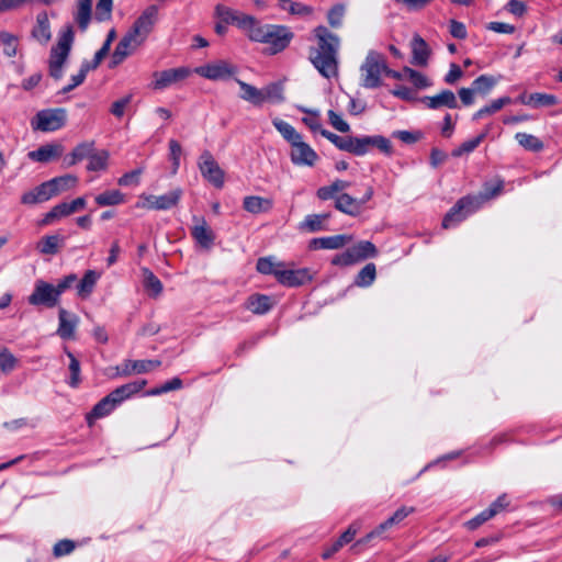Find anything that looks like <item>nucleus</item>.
I'll use <instances>...</instances> for the list:
<instances>
[{
  "label": "nucleus",
  "instance_id": "1",
  "mask_svg": "<svg viewBox=\"0 0 562 562\" xmlns=\"http://www.w3.org/2000/svg\"><path fill=\"white\" fill-rule=\"evenodd\" d=\"M316 46L310 48V60L318 72L331 79L338 76V53L340 38L326 26L318 25L313 31Z\"/></svg>",
  "mask_w": 562,
  "mask_h": 562
},
{
  "label": "nucleus",
  "instance_id": "2",
  "mask_svg": "<svg viewBox=\"0 0 562 562\" xmlns=\"http://www.w3.org/2000/svg\"><path fill=\"white\" fill-rule=\"evenodd\" d=\"M293 36L285 25L260 24L257 21L248 37L250 41L267 44L270 54H278L289 46Z\"/></svg>",
  "mask_w": 562,
  "mask_h": 562
},
{
  "label": "nucleus",
  "instance_id": "3",
  "mask_svg": "<svg viewBox=\"0 0 562 562\" xmlns=\"http://www.w3.org/2000/svg\"><path fill=\"white\" fill-rule=\"evenodd\" d=\"M74 42V27L71 24H67L59 31L57 43L52 46L49 52L48 74L55 80H60L64 76V67L68 61Z\"/></svg>",
  "mask_w": 562,
  "mask_h": 562
},
{
  "label": "nucleus",
  "instance_id": "4",
  "mask_svg": "<svg viewBox=\"0 0 562 562\" xmlns=\"http://www.w3.org/2000/svg\"><path fill=\"white\" fill-rule=\"evenodd\" d=\"M387 70L384 56L375 50H370L360 67L361 86L367 89H375L382 85V74Z\"/></svg>",
  "mask_w": 562,
  "mask_h": 562
},
{
  "label": "nucleus",
  "instance_id": "5",
  "mask_svg": "<svg viewBox=\"0 0 562 562\" xmlns=\"http://www.w3.org/2000/svg\"><path fill=\"white\" fill-rule=\"evenodd\" d=\"M66 119L65 109L42 110L31 120V126L34 131L55 132L66 124Z\"/></svg>",
  "mask_w": 562,
  "mask_h": 562
},
{
  "label": "nucleus",
  "instance_id": "6",
  "mask_svg": "<svg viewBox=\"0 0 562 562\" xmlns=\"http://www.w3.org/2000/svg\"><path fill=\"white\" fill-rule=\"evenodd\" d=\"M481 206V201L475 196L461 198L446 214L442 220V227L449 228L457 223L463 221L469 214L473 213Z\"/></svg>",
  "mask_w": 562,
  "mask_h": 562
},
{
  "label": "nucleus",
  "instance_id": "7",
  "mask_svg": "<svg viewBox=\"0 0 562 562\" xmlns=\"http://www.w3.org/2000/svg\"><path fill=\"white\" fill-rule=\"evenodd\" d=\"M237 67L232 63L218 59L194 68L193 72L205 79L216 81L229 79L237 74Z\"/></svg>",
  "mask_w": 562,
  "mask_h": 562
},
{
  "label": "nucleus",
  "instance_id": "8",
  "mask_svg": "<svg viewBox=\"0 0 562 562\" xmlns=\"http://www.w3.org/2000/svg\"><path fill=\"white\" fill-rule=\"evenodd\" d=\"M216 16L224 23V24H234L240 30H243L247 36L250 34V30L255 26V23L257 22L256 18L252 15L245 14L240 11L231 9L228 7L218 4L215 9Z\"/></svg>",
  "mask_w": 562,
  "mask_h": 562
},
{
  "label": "nucleus",
  "instance_id": "9",
  "mask_svg": "<svg viewBox=\"0 0 562 562\" xmlns=\"http://www.w3.org/2000/svg\"><path fill=\"white\" fill-rule=\"evenodd\" d=\"M27 302L33 306H46L48 308L55 307L59 303L54 284H50L44 280H36L34 290L27 297Z\"/></svg>",
  "mask_w": 562,
  "mask_h": 562
},
{
  "label": "nucleus",
  "instance_id": "10",
  "mask_svg": "<svg viewBox=\"0 0 562 562\" xmlns=\"http://www.w3.org/2000/svg\"><path fill=\"white\" fill-rule=\"evenodd\" d=\"M373 194L372 187H368L360 199H355L348 193H341L336 196L335 207L345 214L357 216L360 214L362 206L372 199Z\"/></svg>",
  "mask_w": 562,
  "mask_h": 562
},
{
  "label": "nucleus",
  "instance_id": "11",
  "mask_svg": "<svg viewBox=\"0 0 562 562\" xmlns=\"http://www.w3.org/2000/svg\"><path fill=\"white\" fill-rule=\"evenodd\" d=\"M193 70L189 67L170 68L162 71H155L153 74L151 88L154 90H164L173 83L180 82L187 79Z\"/></svg>",
  "mask_w": 562,
  "mask_h": 562
},
{
  "label": "nucleus",
  "instance_id": "12",
  "mask_svg": "<svg viewBox=\"0 0 562 562\" xmlns=\"http://www.w3.org/2000/svg\"><path fill=\"white\" fill-rule=\"evenodd\" d=\"M199 168L202 176L215 188L221 189L224 186V171L210 151L205 150L201 154Z\"/></svg>",
  "mask_w": 562,
  "mask_h": 562
},
{
  "label": "nucleus",
  "instance_id": "13",
  "mask_svg": "<svg viewBox=\"0 0 562 562\" xmlns=\"http://www.w3.org/2000/svg\"><path fill=\"white\" fill-rule=\"evenodd\" d=\"M290 159L294 166L314 167L319 156L302 137L291 145Z\"/></svg>",
  "mask_w": 562,
  "mask_h": 562
},
{
  "label": "nucleus",
  "instance_id": "14",
  "mask_svg": "<svg viewBox=\"0 0 562 562\" xmlns=\"http://www.w3.org/2000/svg\"><path fill=\"white\" fill-rule=\"evenodd\" d=\"M144 42L134 33L128 31L117 43L111 59V67H115L133 54Z\"/></svg>",
  "mask_w": 562,
  "mask_h": 562
},
{
  "label": "nucleus",
  "instance_id": "15",
  "mask_svg": "<svg viewBox=\"0 0 562 562\" xmlns=\"http://www.w3.org/2000/svg\"><path fill=\"white\" fill-rule=\"evenodd\" d=\"M161 364L160 360H124L114 368L113 378L130 376L134 373H147Z\"/></svg>",
  "mask_w": 562,
  "mask_h": 562
},
{
  "label": "nucleus",
  "instance_id": "16",
  "mask_svg": "<svg viewBox=\"0 0 562 562\" xmlns=\"http://www.w3.org/2000/svg\"><path fill=\"white\" fill-rule=\"evenodd\" d=\"M312 279L313 273L307 268L285 269L283 266L281 271L277 272V281L285 286H301Z\"/></svg>",
  "mask_w": 562,
  "mask_h": 562
},
{
  "label": "nucleus",
  "instance_id": "17",
  "mask_svg": "<svg viewBox=\"0 0 562 562\" xmlns=\"http://www.w3.org/2000/svg\"><path fill=\"white\" fill-rule=\"evenodd\" d=\"M157 14L158 10L155 5L148 7L137 18L130 31L145 42L157 21Z\"/></svg>",
  "mask_w": 562,
  "mask_h": 562
},
{
  "label": "nucleus",
  "instance_id": "18",
  "mask_svg": "<svg viewBox=\"0 0 562 562\" xmlns=\"http://www.w3.org/2000/svg\"><path fill=\"white\" fill-rule=\"evenodd\" d=\"M31 37L43 46H46L52 40V27L46 11L37 13L35 24L31 30Z\"/></svg>",
  "mask_w": 562,
  "mask_h": 562
},
{
  "label": "nucleus",
  "instance_id": "19",
  "mask_svg": "<svg viewBox=\"0 0 562 562\" xmlns=\"http://www.w3.org/2000/svg\"><path fill=\"white\" fill-rule=\"evenodd\" d=\"M426 108L438 110L441 108L457 109L459 108L456 94L451 90H442L436 95L424 97L420 100Z\"/></svg>",
  "mask_w": 562,
  "mask_h": 562
},
{
  "label": "nucleus",
  "instance_id": "20",
  "mask_svg": "<svg viewBox=\"0 0 562 562\" xmlns=\"http://www.w3.org/2000/svg\"><path fill=\"white\" fill-rule=\"evenodd\" d=\"M147 384L146 380H138L134 382H130L126 384H123L116 389H114L111 393L108 394L112 403L115 404L117 407L121 405L124 401L131 398L133 395L140 392L145 385Z\"/></svg>",
  "mask_w": 562,
  "mask_h": 562
},
{
  "label": "nucleus",
  "instance_id": "21",
  "mask_svg": "<svg viewBox=\"0 0 562 562\" xmlns=\"http://www.w3.org/2000/svg\"><path fill=\"white\" fill-rule=\"evenodd\" d=\"M360 522L359 521H353L349 525V527L346 529V531H344L340 537L333 542L331 546H329L328 548H326L323 553H322V558L324 560H328L330 559L335 553H337L344 546L350 543L356 535L358 533V531L360 530Z\"/></svg>",
  "mask_w": 562,
  "mask_h": 562
},
{
  "label": "nucleus",
  "instance_id": "22",
  "mask_svg": "<svg viewBox=\"0 0 562 562\" xmlns=\"http://www.w3.org/2000/svg\"><path fill=\"white\" fill-rule=\"evenodd\" d=\"M78 183V178L74 175H64L60 177L53 178L44 182V188L48 199L58 195L61 192L68 191L75 188Z\"/></svg>",
  "mask_w": 562,
  "mask_h": 562
},
{
  "label": "nucleus",
  "instance_id": "23",
  "mask_svg": "<svg viewBox=\"0 0 562 562\" xmlns=\"http://www.w3.org/2000/svg\"><path fill=\"white\" fill-rule=\"evenodd\" d=\"M72 18L79 31L85 33L92 20V0H77Z\"/></svg>",
  "mask_w": 562,
  "mask_h": 562
},
{
  "label": "nucleus",
  "instance_id": "24",
  "mask_svg": "<svg viewBox=\"0 0 562 562\" xmlns=\"http://www.w3.org/2000/svg\"><path fill=\"white\" fill-rule=\"evenodd\" d=\"M191 235L196 244L204 249L212 248L215 240V234L204 218H200L198 224L191 228Z\"/></svg>",
  "mask_w": 562,
  "mask_h": 562
},
{
  "label": "nucleus",
  "instance_id": "25",
  "mask_svg": "<svg viewBox=\"0 0 562 562\" xmlns=\"http://www.w3.org/2000/svg\"><path fill=\"white\" fill-rule=\"evenodd\" d=\"M63 155V146L59 144H46L38 147L35 150H32L27 154V157L32 161L36 162H49L52 160L58 159Z\"/></svg>",
  "mask_w": 562,
  "mask_h": 562
},
{
  "label": "nucleus",
  "instance_id": "26",
  "mask_svg": "<svg viewBox=\"0 0 562 562\" xmlns=\"http://www.w3.org/2000/svg\"><path fill=\"white\" fill-rule=\"evenodd\" d=\"M58 321V336L63 339H74L75 330L79 322L78 317L75 314L67 312L65 308H59Z\"/></svg>",
  "mask_w": 562,
  "mask_h": 562
},
{
  "label": "nucleus",
  "instance_id": "27",
  "mask_svg": "<svg viewBox=\"0 0 562 562\" xmlns=\"http://www.w3.org/2000/svg\"><path fill=\"white\" fill-rule=\"evenodd\" d=\"M352 240L350 235H334L314 238L310 241L312 249H339Z\"/></svg>",
  "mask_w": 562,
  "mask_h": 562
},
{
  "label": "nucleus",
  "instance_id": "28",
  "mask_svg": "<svg viewBox=\"0 0 562 562\" xmlns=\"http://www.w3.org/2000/svg\"><path fill=\"white\" fill-rule=\"evenodd\" d=\"M273 206L271 199L262 198L259 195H248L243 201L245 211L251 214H260L269 212Z\"/></svg>",
  "mask_w": 562,
  "mask_h": 562
},
{
  "label": "nucleus",
  "instance_id": "29",
  "mask_svg": "<svg viewBox=\"0 0 562 562\" xmlns=\"http://www.w3.org/2000/svg\"><path fill=\"white\" fill-rule=\"evenodd\" d=\"M348 249L352 255L355 263L368 258H374L378 255L376 247L369 240L359 241L358 244L353 245L352 247H349Z\"/></svg>",
  "mask_w": 562,
  "mask_h": 562
},
{
  "label": "nucleus",
  "instance_id": "30",
  "mask_svg": "<svg viewBox=\"0 0 562 562\" xmlns=\"http://www.w3.org/2000/svg\"><path fill=\"white\" fill-rule=\"evenodd\" d=\"M65 244V237L60 235H48L42 237L37 249L43 255H56Z\"/></svg>",
  "mask_w": 562,
  "mask_h": 562
},
{
  "label": "nucleus",
  "instance_id": "31",
  "mask_svg": "<svg viewBox=\"0 0 562 562\" xmlns=\"http://www.w3.org/2000/svg\"><path fill=\"white\" fill-rule=\"evenodd\" d=\"M330 217L329 213L323 214H310L307 215L302 223H300L299 228L301 231H306L310 233H315L319 231H325L326 221Z\"/></svg>",
  "mask_w": 562,
  "mask_h": 562
},
{
  "label": "nucleus",
  "instance_id": "32",
  "mask_svg": "<svg viewBox=\"0 0 562 562\" xmlns=\"http://www.w3.org/2000/svg\"><path fill=\"white\" fill-rule=\"evenodd\" d=\"M99 279V272H97L95 270H87L82 279L77 284L78 295L82 299L88 297L92 293Z\"/></svg>",
  "mask_w": 562,
  "mask_h": 562
},
{
  "label": "nucleus",
  "instance_id": "33",
  "mask_svg": "<svg viewBox=\"0 0 562 562\" xmlns=\"http://www.w3.org/2000/svg\"><path fill=\"white\" fill-rule=\"evenodd\" d=\"M412 52L414 63L419 66H425L428 61L430 50L427 43L419 35H415L412 41Z\"/></svg>",
  "mask_w": 562,
  "mask_h": 562
},
{
  "label": "nucleus",
  "instance_id": "34",
  "mask_svg": "<svg viewBox=\"0 0 562 562\" xmlns=\"http://www.w3.org/2000/svg\"><path fill=\"white\" fill-rule=\"evenodd\" d=\"M272 307V301L270 296L263 294L250 295L247 300V308L254 314H266Z\"/></svg>",
  "mask_w": 562,
  "mask_h": 562
},
{
  "label": "nucleus",
  "instance_id": "35",
  "mask_svg": "<svg viewBox=\"0 0 562 562\" xmlns=\"http://www.w3.org/2000/svg\"><path fill=\"white\" fill-rule=\"evenodd\" d=\"M370 150L369 136L355 137L347 136V143L344 151H348L356 156H363Z\"/></svg>",
  "mask_w": 562,
  "mask_h": 562
},
{
  "label": "nucleus",
  "instance_id": "36",
  "mask_svg": "<svg viewBox=\"0 0 562 562\" xmlns=\"http://www.w3.org/2000/svg\"><path fill=\"white\" fill-rule=\"evenodd\" d=\"M262 104L265 102L282 103L284 101L283 86L280 82H271L261 88Z\"/></svg>",
  "mask_w": 562,
  "mask_h": 562
},
{
  "label": "nucleus",
  "instance_id": "37",
  "mask_svg": "<svg viewBox=\"0 0 562 562\" xmlns=\"http://www.w3.org/2000/svg\"><path fill=\"white\" fill-rule=\"evenodd\" d=\"M182 196V190L177 188L165 194L157 195L156 211H167L178 205Z\"/></svg>",
  "mask_w": 562,
  "mask_h": 562
},
{
  "label": "nucleus",
  "instance_id": "38",
  "mask_svg": "<svg viewBox=\"0 0 562 562\" xmlns=\"http://www.w3.org/2000/svg\"><path fill=\"white\" fill-rule=\"evenodd\" d=\"M238 86L241 89L240 98L245 101L250 102L255 106H261L262 105V93L261 89H258L245 81H241L239 79H236Z\"/></svg>",
  "mask_w": 562,
  "mask_h": 562
},
{
  "label": "nucleus",
  "instance_id": "39",
  "mask_svg": "<svg viewBox=\"0 0 562 562\" xmlns=\"http://www.w3.org/2000/svg\"><path fill=\"white\" fill-rule=\"evenodd\" d=\"M272 124L290 145L303 137L291 124L281 119H273Z\"/></svg>",
  "mask_w": 562,
  "mask_h": 562
},
{
  "label": "nucleus",
  "instance_id": "40",
  "mask_svg": "<svg viewBox=\"0 0 562 562\" xmlns=\"http://www.w3.org/2000/svg\"><path fill=\"white\" fill-rule=\"evenodd\" d=\"M278 7L292 15L299 16H307L314 12L312 7L292 0H278Z\"/></svg>",
  "mask_w": 562,
  "mask_h": 562
},
{
  "label": "nucleus",
  "instance_id": "41",
  "mask_svg": "<svg viewBox=\"0 0 562 562\" xmlns=\"http://www.w3.org/2000/svg\"><path fill=\"white\" fill-rule=\"evenodd\" d=\"M512 99L509 97H502L493 100L488 105L481 108L473 114V121H477L484 116L492 115L501 111L505 105L510 104Z\"/></svg>",
  "mask_w": 562,
  "mask_h": 562
},
{
  "label": "nucleus",
  "instance_id": "42",
  "mask_svg": "<svg viewBox=\"0 0 562 562\" xmlns=\"http://www.w3.org/2000/svg\"><path fill=\"white\" fill-rule=\"evenodd\" d=\"M115 407V404L112 403L110 397L106 395L94 405L92 411L88 414L87 419L91 423L93 419L105 417L113 412Z\"/></svg>",
  "mask_w": 562,
  "mask_h": 562
},
{
  "label": "nucleus",
  "instance_id": "43",
  "mask_svg": "<svg viewBox=\"0 0 562 562\" xmlns=\"http://www.w3.org/2000/svg\"><path fill=\"white\" fill-rule=\"evenodd\" d=\"M125 202V195L120 190H108L95 196L99 206H114Z\"/></svg>",
  "mask_w": 562,
  "mask_h": 562
},
{
  "label": "nucleus",
  "instance_id": "44",
  "mask_svg": "<svg viewBox=\"0 0 562 562\" xmlns=\"http://www.w3.org/2000/svg\"><path fill=\"white\" fill-rule=\"evenodd\" d=\"M376 277L375 265L370 262L367 263L357 274L353 284L359 288L370 286Z\"/></svg>",
  "mask_w": 562,
  "mask_h": 562
},
{
  "label": "nucleus",
  "instance_id": "45",
  "mask_svg": "<svg viewBox=\"0 0 562 562\" xmlns=\"http://www.w3.org/2000/svg\"><path fill=\"white\" fill-rule=\"evenodd\" d=\"M65 353L67 355V357L69 359L68 370L70 373L69 379L67 380V383L71 387H77L81 382L80 362L75 357V355L71 351H69L67 348H65Z\"/></svg>",
  "mask_w": 562,
  "mask_h": 562
},
{
  "label": "nucleus",
  "instance_id": "46",
  "mask_svg": "<svg viewBox=\"0 0 562 562\" xmlns=\"http://www.w3.org/2000/svg\"><path fill=\"white\" fill-rule=\"evenodd\" d=\"M110 154L108 150L93 151L89 157L87 169L89 171H101L108 168Z\"/></svg>",
  "mask_w": 562,
  "mask_h": 562
},
{
  "label": "nucleus",
  "instance_id": "47",
  "mask_svg": "<svg viewBox=\"0 0 562 562\" xmlns=\"http://www.w3.org/2000/svg\"><path fill=\"white\" fill-rule=\"evenodd\" d=\"M283 262L274 261L272 257L259 258L256 265L257 271L262 274H272L277 279V272L281 271Z\"/></svg>",
  "mask_w": 562,
  "mask_h": 562
},
{
  "label": "nucleus",
  "instance_id": "48",
  "mask_svg": "<svg viewBox=\"0 0 562 562\" xmlns=\"http://www.w3.org/2000/svg\"><path fill=\"white\" fill-rule=\"evenodd\" d=\"M496 83L497 79L493 76L481 75L472 82V86L477 94L487 95Z\"/></svg>",
  "mask_w": 562,
  "mask_h": 562
},
{
  "label": "nucleus",
  "instance_id": "49",
  "mask_svg": "<svg viewBox=\"0 0 562 562\" xmlns=\"http://www.w3.org/2000/svg\"><path fill=\"white\" fill-rule=\"evenodd\" d=\"M18 36L8 32L0 31V43L3 46V54L8 57H14L18 53Z\"/></svg>",
  "mask_w": 562,
  "mask_h": 562
},
{
  "label": "nucleus",
  "instance_id": "50",
  "mask_svg": "<svg viewBox=\"0 0 562 562\" xmlns=\"http://www.w3.org/2000/svg\"><path fill=\"white\" fill-rule=\"evenodd\" d=\"M70 210L68 206V202H61L57 205H55L48 213L45 214L44 218L42 220V225H49L54 221L70 215Z\"/></svg>",
  "mask_w": 562,
  "mask_h": 562
},
{
  "label": "nucleus",
  "instance_id": "51",
  "mask_svg": "<svg viewBox=\"0 0 562 562\" xmlns=\"http://www.w3.org/2000/svg\"><path fill=\"white\" fill-rule=\"evenodd\" d=\"M515 138L524 148L531 151H540L543 149V143L536 136L527 133H517Z\"/></svg>",
  "mask_w": 562,
  "mask_h": 562
},
{
  "label": "nucleus",
  "instance_id": "52",
  "mask_svg": "<svg viewBox=\"0 0 562 562\" xmlns=\"http://www.w3.org/2000/svg\"><path fill=\"white\" fill-rule=\"evenodd\" d=\"M90 70H93V69L88 65V60H83L80 65V69L78 71V74L71 76V78H70L71 82L69 85L65 86L61 89V92L68 93L71 90H74L75 88H77L78 86H80L85 81L87 74Z\"/></svg>",
  "mask_w": 562,
  "mask_h": 562
},
{
  "label": "nucleus",
  "instance_id": "53",
  "mask_svg": "<svg viewBox=\"0 0 562 562\" xmlns=\"http://www.w3.org/2000/svg\"><path fill=\"white\" fill-rule=\"evenodd\" d=\"M49 199L43 183L36 187L34 190L24 193L21 198V202L23 204L41 203Z\"/></svg>",
  "mask_w": 562,
  "mask_h": 562
},
{
  "label": "nucleus",
  "instance_id": "54",
  "mask_svg": "<svg viewBox=\"0 0 562 562\" xmlns=\"http://www.w3.org/2000/svg\"><path fill=\"white\" fill-rule=\"evenodd\" d=\"M530 104L531 108H542V106H552L558 103V98L553 94L535 92L530 93Z\"/></svg>",
  "mask_w": 562,
  "mask_h": 562
},
{
  "label": "nucleus",
  "instance_id": "55",
  "mask_svg": "<svg viewBox=\"0 0 562 562\" xmlns=\"http://www.w3.org/2000/svg\"><path fill=\"white\" fill-rule=\"evenodd\" d=\"M113 0H98L94 18L98 22L109 21L112 16Z\"/></svg>",
  "mask_w": 562,
  "mask_h": 562
},
{
  "label": "nucleus",
  "instance_id": "56",
  "mask_svg": "<svg viewBox=\"0 0 562 562\" xmlns=\"http://www.w3.org/2000/svg\"><path fill=\"white\" fill-rule=\"evenodd\" d=\"M486 135H487V131L481 133L480 135H477L476 137H474L472 139H469L467 142L462 143L459 148H457L452 151V155L454 157H459L465 153L468 154V153L473 151L483 142V139L486 137Z\"/></svg>",
  "mask_w": 562,
  "mask_h": 562
},
{
  "label": "nucleus",
  "instance_id": "57",
  "mask_svg": "<svg viewBox=\"0 0 562 562\" xmlns=\"http://www.w3.org/2000/svg\"><path fill=\"white\" fill-rule=\"evenodd\" d=\"M145 288L153 291L155 296L159 295L162 291L161 281L147 268L143 269Z\"/></svg>",
  "mask_w": 562,
  "mask_h": 562
},
{
  "label": "nucleus",
  "instance_id": "58",
  "mask_svg": "<svg viewBox=\"0 0 562 562\" xmlns=\"http://www.w3.org/2000/svg\"><path fill=\"white\" fill-rule=\"evenodd\" d=\"M76 549V542L69 539H63L55 543L53 554L55 558H61L70 554Z\"/></svg>",
  "mask_w": 562,
  "mask_h": 562
},
{
  "label": "nucleus",
  "instance_id": "59",
  "mask_svg": "<svg viewBox=\"0 0 562 562\" xmlns=\"http://www.w3.org/2000/svg\"><path fill=\"white\" fill-rule=\"evenodd\" d=\"M345 5L336 4L327 13V20L331 27H340L345 15Z\"/></svg>",
  "mask_w": 562,
  "mask_h": 562
},
{
  "label": "nucleus",
  "instance_id": "60",
  "mask_svg": "<svg viewBox=\"0 0 562 562\" xmlns=\"http://www.w3.org/2000/svg\"><path fill=\"white\" fill-rule=\"evenodd\" d=\"M182 155V147L176 139L169 140V158L172 162V173H176L180 166V157Z\"/></svg>",
  "mask_w": 562,
  "mask_h": 562
},
{
  "label": "nucleus",
  "instance_id": "61",
  "mask_svg": "<svg viewBox=\"0 0 562 562\" xmlns=\"http://www.w3.org/2000/svg\"><path fill=\"white\" fill-rule=\"evenodd\" d=\"M493 517H494V512L493 510H488V508H486V509L482 510L480 514H477L475 517H473L472 519L468 520L465 522V527L469 530H475L481 525H483L484 522L488 521Z\"/></svg>",
  "mask_w": 562,
  "mask_h": 562
},
{
  "label": "nucleus",
  "instance_id": "62",
  "mask_svg": "<svg viewBox=\"0 0 562 562\" xmlns=\"http://www.w3.org/2000/svg\"><path fill=\"white\" fill-rule=\"evenodd\" d=\"M369 143H370V148L376 147L378 149H380L382 153H384L386 155L392 154L391 142L382 135L369 136Z\"/></svg>",
  "mask_w": 562,
  "mask_h": 562
},
{
  "label": "nucleus",
  "instance_id": "63",
  "mask_svg": "<svg viewBox=\"0 0 562 562\" xmlns=\"http://www.w3.org/2000/svg\"><path fill=\"white\" fill-rule=\"evenodd\" d=\"M15 357L8 349H0V369L8 373L15 368Z\"/></svg>",
  "mask_w": 562,
  "mask_h": 562
},
{
  "label": "nucleus",
  "instance_id": "64",
  "mask_svg": "<svg viewBox=\"0 0 562 562\" xmlns=\"http://www.w3.org/2000/svg\"><path fill=\"white\" fill-rule=\"evenodd\" d=\"M94 151V143L93 142H83L81 144H78L74 149L72 153L75 154V158H77L79 161L83 159H89L91 154Z\"/></svg>",
  "mask_w": 562,
  "mask_h": 562
}]
</instances>
